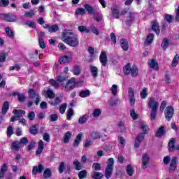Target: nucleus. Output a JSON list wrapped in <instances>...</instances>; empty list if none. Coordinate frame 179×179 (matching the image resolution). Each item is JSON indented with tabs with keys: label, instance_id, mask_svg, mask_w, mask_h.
<instances>
[{
	"label": "nucleus",
	"instance_id": "1",
	"mask_svg": "<svg viewBox=\"0 0 179 179\" xmlns=\"http://www.w3.org/2000/svg\"><path fill=\"white\" fill-rule=\"evenodd\" d=\"M62 41L70 47H79V38L78 35L70 31H65L62 33Z\"/></svg>",
	"mask_w": 179,
	"mask_h": 179
},
{
	"label": "nucleus",
	"instance_id": "2",
	"mask_svg": "<svg viewBox=\"0 0 179 179\" xmlns=\"http://www.w3.org/2000/svg\"><path fill=\"white\" fill-rule=\"evenodd\" d=\"M68 80V74L61 73L57 78L56 80L54 79H50L49 83L55 89H59L60 86H65V82Z\"/></svg>",
	"mask_w": 179,
	"mask_h": 179
},
{
	"label": "nucleus",
	"instance_id": "3",
	"mask_svg": "<svg viewBox=\"0 0 179 179\" xmlns=\"http://www.w3.org/2000/svg\"><path fill=\"white\" fill-rule=\"evenodd\" d=\"M148 108H151L150 120L155 121L156 115H157V110H159V102L156 101L155 98L150 97L148 99Z\"/></svg>",
	"mask_w": 179,
	"mask_h": 179
},
{
	"label": "nucleus",
	"instance_id": "4",
	"mask_svg": "<svg viewBox=\"0 0 179 179\" xmlns=\"http://www.w3.org/2000/svg\"><path fill=\"white\" fill-rule=\"evenodd\" d=\"M123 72L124 75H131L132 78H136L139 73L138 67L136 66H132L131 67V64L129 63L124 66Z\"/></svg>",
	"mask_w": 179,
	"mask_h": 179
},
{
	"label": "nucleus",
	"instance_id": "5",
	"mask_svg": "<svg viewBox=\"0 0 179 179\" xmlns=\"http://www.w3.org/2000/svg\"><path fill=\"white\" fill-rule=\"evenodd\" d=\"M127 18H126V23L127 24H131L134 20H135V16H136V13H134L132 10H130L129 8H125L121 11L120 15H127Z\"/></svg>",
	"mask_w": 179,
	"mask_h": 179
},
{
	"label": "nucleus",
	"instance_id": "6",
	"mask_svg": "<svg viewBox=\"0 0 179 179\" xmlns=\"http://www.w3.org/2000/svg\"><path fill=\"white\" fill-rule=\"evenodd\" d=\"M76 86V78H72L67 81L63 87H64V90L66 92H71V90H73V88Z\"/></svg>",
	"mask_w": 179,
	"mask_h": 179
},
{
	"label": "nucleus",
	"instance_id": "7",
	"mask_svg": "<svg viewBox=\"0 0 179 179\" xmlns=\"http://www.w3.org/2000/svg\"><path fill=\"white\" fill-rule=\"evenodd\" d=\"M28 93L31 99H36L35 104L38 106V104H40V101L41 100V96H40L38 94L36 93V91L33 89H30Z\"/></svg>",
	"mask_w": 179,
	"mask_h": 179
},
{
	"label": "nucleus",
	"instance_id": "8",
	"mask_svg": "<svg viewBox=\"0 0 179 179\" xmlns=\"http://www.w3.org/2000/svg\"><path fill=\"white\" fill-rule=\"evenodd\" d=\"M173 115H174V108L171 106H169L165 112V118L166 121H171L173 118Z\"/></svg>",
	"mask_w": 179,
	"mask_h": 179
},
{
	"label": "nucleus",
	"instance_id": "9",
	"mask_svg": "<svg viewBox=\"0 0 179 179\" xmlns=\"http://www.w3.org/2000/svg\"><path fill=\"white\" fill-rule=\"evenodd\" d=\"M143 139H145V135L143 134L140 133L137 135L134 141V148L136 149H138L141 146V144L143 142Z\"/></svg>",
	"mask_w": 179,
	"mask_h": 179
},
{
	"label": "nucleus",
	"instance_id": "10",
	"mask_svg": "<svg viewBox=\"0 0 179 179\" xmlns=\"http://www.w3.org/2000/svg\"><path fill=\"white\" fill-rule=\"evenodd\" d=\"M178 163V157H173L170 163V167L169 169V171L171 172L176 171V169H177Z\"/></svg>",
	"mask_w": 179,
	"mask_h": 179
},
{
	"label": "nucleus",
	"instance_id": "11",
	"mask_svg": "<svg viewBox=\"0 0 179 179\" xmlns=\"http://www.w3.org/2000/svg\"><path fill=\"white\" fill-rule=\"evenodd\" d=\"M99 61L102 64V66H107V63L108 62V60L107 59V55L106 54V52L102 51L101 52L99 56Z\"/></svg>",
	"mask_w": 179,
	"mask_h": 179
},
{
	"label": "nucleus",
	"instance_id": "12",
	"mask_svg": "<svg viewBox=\"0 0 179 179\" xmlns=\"http://www.w3.org/2000/svg\"><path fill=\"white\" fill-rule=\"evenodd\" d=\"M111 13L115 19H118L120 16H122L121 13H120V8L117 6H114L111 8Z\"/></svg>",
	"mask_w": 179,
	"mask_h": 179
},
{
	"label": "nucleus",
	"instance_id": "13",
	"mask_svg": "<svg viewBox=\"0 0 179 179\" xmlns=\"http://www.w3.org/2000/svg\"><path fill=\"white\" fill-rule=\"evenodd\" d=\"M83 138V133H80L76 136L74 140V142L73 143V148H78V146H79V144L80 143V142H82Z\"/></svg>",
	"mask_w": 179,
	"mask_h": 179
},
{
	"label": "nucleus",
	"instance_id": "14",
	"mask_svg": "<svg viewBox=\"0 0 179 179\" xmlns=\"http://www.w3.org/2000/svg\"><path fill=\"white\" fill-rule=\"evenodd\" d=\"M43 150H44V141L40 140L38 143V149L36 151V156H40L43 153Z\"/></svg>",
	"mask_w": 179,
	"mask_h": 179
},
{
	"label": "nucleus",
	"instance_id": "15",
	"mask_svg": "<svg viewBox=\"0 0 179 179\" xmlns=\"http://www.w3.org/2000/svg\"><path fill=\"white\" fill-rule=\"evenodd\" d=\"M12 96H17L20 103H24L26 101V96L23 93L20 92H13Z\"/></svg>",
	"mask_w": 179,
	"mask_h": 179
},
{
	"label": "nucleus",
	"instance_id": "16",
	"mask_svg": "<svg viewBox=\"0 0 179 179\" xmlns=\"http://www.w3.org/2000/svg\"><path fill=\"white\" fill-rule=\"evenodd\" d=\"M149 156L148 154H144L142 157V168L148 169V164H149Z\"/></svg>",
	"mask_w": 179,
	"mask_h": 179
},
{
	"label": "nucleus",
	"instance_id": "17",
	"mask_svg": "<svg viewBox=\"0 0 179 179\" xmlns=\"http://www.w3.org/2000/svg\"><path fill=\"white\" fill-rule=\"evenodd\" d=\"M152 30L156 33L157 36L160 34V27L159 26V22L156 21H152Z\"/></svg>",
	"mask_w": 179,
	"mask_h": 179
},
{
	"label": "nucleus",
	"instance_id": "18",
	"mask_svg": "<svg viewBox=\"0 0 179 179\" xmlns=\"http://www.w3.org/2000/svg\"><path fill=\"white\" fill-rule=\"evenodd\" d=\"M44 171V166L43 164H39L38 166H34L32 169V173L36 175L38 173H41Z\"/></svg>",
	"mask_w": 179,
	"mask_h": 179
},
{
	"label": "nucleus",
	"instance_id": "19",
	"mask_svg": "<svg viewBox=\"0 0 179 179\" xmlns=\"http://www.w3.org/2000/svg\"><path fill=\"white\" fill-rule=\"evenodd\" d=\"M166 129H167V127L166 126H161L157 131L155 134V136L157 138L162 137V135H164V132H166Z\"/></svg>",
	"mask_w": 179,
	"mask_h": 179
},
{
	"label": "nucleus",
	"instance_id": "20",
	"mask_svg": "<svg viewBox=\"0 0 179 179\" xmlns=\"http://www.w3.org/2000/svg\"><path fill=\"white\" fill-rule=\"evenodd\" d=\"M168 146H169V151L170 152H174L176 149V138H171V140L169 142Z\"/></svg>",
	"mask_w": 179,
	"mask_h": 179
},
{
	"label": "nucleus",
	"instance_id": "21",
	"mask_svg": "<svg viewBox=\"0 0 179 179\" xmlns=\"http://www.w3.org/2000/svg\"><path fill=\"white\" fill-rule=\"evenodd\" d=\"M71 138H72V133L71 131H66L64 135L62 142H64V143H69Z\"/></svg>",
	"mask_w": 179,
	"mask_h": 179
},
{
	"label": "nucleus",
	"instance_id": "22",
	"mask_svg": "<svg viewBox=\"0 0 179 179\" xmlns=\"http://www.w3.org/2000/svg\"><path fill=\"white\" fill-rule=\"evenodd\" d=\"M74 169L79 171L83 169V164L80 163L78 159H75L73 162Z\"/></svg>",
	"mask_w": 179,
	"mask_h": 179
},
{
	"label": "nucleus",
	"instance_id": "23",
	"mask_svg": "<svg viewBox=\"0 0 179 179\" xmlns=\"http://www.w3.org/2000/svg\"><path fill=\"white\" fill-rule=\"evenodd\" d=\"M90 70L92 73V76L97 78L99 76V69L93 65L90 66Z\"/></svg>",
	"mask_w": 179,
	"mask_h": 179
},
{
	"label": "nucleus",
	"instance_id": "24",
	"mask_svg": "<svg viewBox=\"0 0 179 179\" xmlns=\"http://www.w3.org/2000/svg\"><path fill=\"white\" fill-rule=\"evenodd\" d=\"M8 171V164H3L0 169V179L5 177V173Z\"/></svg>",
	"mask_w": 179,
	"mask_h": 179
},
{
	"label": "nucleus",
	"instance_id": "25",
	"mask_svg": "<svg viewBox=\"0 0 179 179\" xmlns=\"http://www.w3.org/2000/svg\"><path fill=\"white\" fill-rule=\"evenodd\" d=\"M88 120H89V114H85L84 115H82L78 119V124H80V125H83L84 124H86V122H87Z\"/></svg>",
	"mask_w": 179,
	"mask_h": 179
},
{
	"label": "nucleus",
	"instance_id": "26",
	"mask_svg": "<svg viewBox=\"0 0 179 179\" xmlns=\"http://www.w3.org/2000/svg\"><path fill=\"white\" fill-rule=\"evenodd\" d=\"M120 46L122 48L123 51H128L129 49V45H128V41L126 39H122L120 41Z\"/></svg>",
	"mask_w": 179,
	"mask_h": 179
},
{
	"label": "nucleus",
	"instance_id": "27",
	"mask_svg": "<svg viewBox=\"0 0 179 179\" xmlns=\"http://www.w3.org/2000/svg\"><path fill=\"white\" fill-rule=\"evenodd\" d=\"M139 127L143 131V134L146 135L148 134V131H149V127L146 123L141 122L139 123Z\"/></svg>",
	"mask_w": 179,
	"mask_h": 179
},
{
	"label": "nucleus",
	"instance_id": "28",
	"mask_svg": "<svg viewBox=\"0 0 179 179\" xmlns=\"http://www.w3.org/2000/svg\"><path fill=\"white\" fill-rule=\"evenodd\" d=\"M113 170H114V168L106 166L105 169V178L106 179H109L110 177H111V176L113 175Z\"/></svg>",
	"mask_w": 179,
	"mask_h": 179
},
{
	"label": "nucleus",
	"instance_id": "29",
	"mask_svg": "<svg viewBox=\"0 0 179 179\" xmlns=\"http://www.w3.org/2000/svg\"><path fill=\"white\" fill-rule=\"evenodd\" d=\"M72 61V57H68L66 55L62 57L59 59V64H68L69 62H71Z\"/></svg>",
	"mask_w": 179,
	"mask_h": 179
},
{
	"label": "nucleus",
	"instance_id": "30",
	"mask_svg": "<svg viewBox=\"0 0 179 179\" xmlns=\"http://www.w3.org/2000/svg\"><path fill=\"white\" fill-rule=\"evenodd\" d=\"M155 38V35L153 34H150L145 41V45H150L153 43V39Z\"/></svg>",
	"mask_w": 179,
	"mask_h": 179
},
{
	"label": "nucleus",
	"instance_id": "31",
	"mask_svg": "<svg viewBox=\"0 0 179 179\" xmlns=\"http://www.w3.org/2000/svg\"><path fill=\"white\" fill-rule=\"evenodd\" d=\"M148 65L150 68H152V69H159V64H157V62H156L155 59L149 60Z\"/></svg>",
	"mask_w": 179,
	"mask_h": 179
},
{
	"label": "nucleus",
	"instance_id": "32",
	"mask_svg": "<svg viewBox=\"0 0 179 179\" xmlns=\"http://www.w3.org/2000/svg\"><path fill=\"white\" fill-rule=\"evenodd\" d=\"M84 8L87 11H88L90 15H94V13H96V9H94V8L92 7V6L89 4H85Z\"/></svg>",
	"mask_w": 179,
	"mask_h": 179
},
{
	"label": "nucleus",
	"instance_id": "33",
	"mask_svg": "<svg viewBox=\"0 0 179 179\" xmlns=\"http://www.w3.org/2000/svg\"><path fill=\"white\" fill-rule=\"evenodd\" d=\"M16 15L12 13H7L6 15V22H15Z\"/></svg>",
	"mask_w": 179,
	"mask_h": 179
},
{
	"label": "nucleus",
	"instance_id": "34",
	"mask_svg": "<svg viewBox=\"0 0 179 179\" xmlns=\"http://www.w3.org/2000/svg\"><path fill=\"white\" fill-rule=\"evenodd\" d=\"M79 96L83 99H85V97H89V96H90V90H81L80 92Z\"/></svg>",
	"mask_w": 179,
	"mask_h": 179
},
{
	"label": "nucleus",
	"instance_id": "35",
	"mask_svg": "<svg viewBox=\"0 0 179 179\" xmlns=\"http://www.w3.org/2000/svg\"><path fill=\"white\" fill-rule=\"evenodd\" d=\"M8 110H9V102L5 101L1 108V113L3 114V115H6V113H8Z\"/></svg>",
	"mask_w": 179,
	"mask_h": 179
},
{
	"label": "nucleus",
	"instance_id": "36",
	"mask_svg": "<svg viewBox=\"0 0 179 179\" xmlns=\"http://www.w3.org/2000/svg\"><path fill=\"white\" fill-rule=\"evenodd\" d=\"M10 148L13 150L17 151L22 148V146L20 145L19 141H14L11 144Z\"/></svg>",
	"mask_w": 179,
	"mask_h": 179
},
{
	"label": "nucleus",
	"instance_id": "37",
	"mask_svg": "<svg viewBox=\"0 0 179 179\" xmlns=\"http://www.w3.org/2000/svg\"><path fill=\"white\" fill-rule=\"evenodd\" d=\"M73 75L76 76H79L82 72V69H80V66H75L72 70Z\"/></svg>",
	"mask_w": 179,
	"mask_h": 179
},
{
	"label": "nucleus",
	"instance_id": "38",
	"mask_svg": "<svg viewBox=\"0 0 179 179\" xmlns=\"http://www.w3.org/2000/svg\"><path fill=\"white\" fill-rule=\"evenodd\" d=\"M91 177L93 179H101L103 177H104V175L100 172H93L91 174Z\"/></svg>",
	"mask_w": 179,
	"mask_h": 179
},
{
	"label": "nucleus",
	"instance_id": "39",
	"mask_svg": "<svg viewBox=\"0 0 179 179\" xmlns=\"http://www.w3.org/2000/svg\"><path fill=\"white\" fill-rule=\"evenodd\" d=\"M126 172L130 177L134 176V167L131 164H128L126 167Z\"/></svg>",
	"mask_w": 179,
	"mask_h": 179
},
{
	"label": "nucleus",
	"instance_id": "40",
	"mask_svg": "<svg viewBox=\"0 0 179 179\" xmlns=\"http://www.w3.org/2000/svg\"><path fill=\"white\" fill-rule=\"evenodd\" d=\"M59 30V27L58 24H53L49 27V33H57Z\"/></svg>",
	"mask_w": 179,
	"mask_h": 179
},
{
	"label": "nucleus",
	"instance_id": "41",
	"mask_svg": "<svg viewBox=\"0 0 179 179\" xmlns=\"http://www.w3.org/2000/svg\"><path fill=\"white\" fill-rule=\"evenodd\" d=\"M13 114L16 115V117L17 118H20V117H22V114H26V112L23 110L15 109V110H13Z\"/></svg>",
	"mask_w": 179,
	"mask_h": 179
},
{
	"label": "nucleus",
	"instance_id": "42",
	"mask_svg": "<svg viewBox=\"0 0 179 179\" xmlns=\"http://www.w3.org/2000/svg\"><path fill=\"white\" fill-rule=\"evenodd\" d=\"M125 123L124 122H119L117 124V131L119 132H125Z\"/></svg>",
	"mask_w": 179,
	"mask_h": 179
},
{
	"label": "nucleus",
	"instance_id": "43",
	"mask_svg": "<svg viewBox=\"0 0 179 179\" xmlns=\"http://www.w3.org/2000/svg\"><path fill=\"white\" fill-rule=\"evenodd\" d=\"M18 143L21 148H23V146H26V145L29 143V139H27V137H23L20 140V141H18Z\"/></svg>",
	"mask_w": 179,
	"mask_h": 179
},
{
	"label": "nucleus",
	"instance_id": "44",
	"mask_svg": "<svg viewBox=\"0 0 179 179\" xmlns=\"http://www.w3.org/2000/svg\"><path fill=\"white\" fill-rule=\"evenodd\" d=\"M52 176V172H51V169L49 168L46 169L43 172V177L45 178H50V177Z\"/></svg>",
	"mask_w": 179,
	"mask_h": 179
},
{
	"label": "nucleus",
	"instance_id": "45",
	"mask_svg": "<svg viewBox=\"0 0 179 179\" xmlns=\"http://www.w3.org/2000/svg\"><path fill=\"white\" fill-rule=\"evenodd\" d=\"M29 133L31 135H37L38 134V130L37 129V125L34 124L29 128Z\"/></svg>",
	"mask_w": 179,
	"mask_h": 179
},
{
	"label": "nucleus",
	"instance_id": "46",
	"mask_svg": "<svg viewBox=\"0 0 179 179\" xmlns=\"http://www.w3.org/2000/svg\"><path fill=\"white\" fill-rule=\"evenodd\" d=\"M78 176L79 179H85L86 178V177H87V171L86 170L80 171L78 173Z\"/></svg>",
	"mask_w": 179,
	"mask_h": 179
},
{
	"label": "nucleus",
	"instance_id": "47",
	"mask_svg": "<svg viewBox=\"0 0 179 179\" xmlns=\"http://www.w3.org/2000/svg\"><path fill=\"white\" fill-rule=\"evenodd\" d=\"M110 92L113 96H117V93H118V85L114 84L110 87Z\"/></svg>",
	"mask_w": 179,
	"mask_h": 179
},
{
	"label": "nucleus",
	"instance_id": "48",
	"mask_svg": "<svg viewBox=\"0 0 179 179\" xmlns=\"http://www.w3.org/2000/svg\"><path fill=\"white\" fill-rule=\"evenodd\" d=\"M62 102V98L60 97H57L55 101H50V104L51 106H58V104H59V103Z\"/></svg>",
	"mask_w": 179,
	"mask_h": 179
},
{
	"label": "nucleus",
	"instance_id": "49",
	"mask_svg": "<svg viewBox=\"0 0 179 179\" xmlns=\"http://www.w3.org/2000/svg\"><path fill=\"white\" fill-rule=\"evenodd\" d=\"M6 33L8 37H9V38H14L15 34H13V31L9 27L6 28Z\"/></svg>",
	"mask_w": 179,
	"mask_h": 179
},
{
	"label": "nucleus",
	"instance_id": "50",
	"mask_svg": "<svg viewBox=\"0 0 179 179\" xmlns=\"http://www.w3.org/2000/svg\"><path fill=\"white\" fill-rule=\"evenodd\" d=\"M78 30L80 31V33H90V30L86 26H78Z\"/></svg>",
	"mask_w": 179,
	"mask_h": 179
},
{
	"label": "nucleus",
	"instance_id": "51",
	"mask_svg": "<svg viewBox=\"0 0 179 179\" xmlns=\"http://www.w3.org/2000/svg\"><path fill=\"white\" fill-rule=\"evenodd\" d=\"M148 94H149V93L148 92V88L146 87H144L143 90L140 92V96H141V99L147 98Z\"/></svg>",
	"mask_w": 179,
	"mask_h": 179
},
{
	"label": "nucleus",
	"instance_id": "52",
	"mask_svg": "<svg viewBox=\"0 0 179 179\" xmlns=\"http://www.w3.org/2000/svg\"><path fill=\"white\" fill-rule=\"evenodd\" d=\"M66 165V163L65 162H62L59 165V173H60V174H62V173H64V170H65V166Z\"/></svg>",
	"mask_w": 179,
	"mask_h": 179
},
{
	"label": "nucleus",
	"instance_id": "53",
	"mask_svg": "<svg viewBox=\"0 0 179 179\" xmlns=\"http://www.w3.org/2000/svg\"><path fill=\"white\" fill-rule=\"evenodd\" d=\"M178 60H179V55H176L171 63L172 66L173 67L177 66V65H178Z\"/></svg>",
	"mask_w": 179,
	"mask_h": 179
},
{
	"label": "nucleus",
	"instance_id": "54",
	"mask_svg": "<svg viewBox=\"0 0 179 179\" xmlns=\"http://www.w3.org/2000/svg\"><path fill=\"white\" fill-rule=\"evenodd\" d=\"M161 45L163 50L166 51V50H167V47H169V39H167V38H164Z\"/></svg>",
	"mask_w": 179,
	"mask_h": 179
},
{
	"label": "nucleus",
	"instance_id": "55",
	"mask_svg": "<svg viewBox=\"0 0 179 179\" xmlns=\"http://www.w3.org/2000/svg\"><path fill=\"white\" fill-rule=\"evenodd\" d=\"M101 135L99 133V131H92L91 133V137L92 139H99V138H101Z\"/></svg>",
	"mask_w": 179,
	"mask_h": 179
},
{
	"label": "nucleus",
	"instance_id": "56",
	"mask_svg": "<svg viewBox=\"0 0 179 179\" xmlns=\"http://www.w3.org/2000/svg\"><path fill=\"white\" fill-rule=\"evenodd\" d=\"M36 148V142L34 141H31L29 142L27 148V150L30 152V150H33Z\"/></svg>",
	"mask_w": 179,
	"mask_h": 179
},
{
	"label": "nucleus",
	"instance_id": "57",
	"mask_svg": "<svg viewBox=\"0 0 179 179\" xmlns=\"http://www.w3.org/2000/svg\"><path fill=\"white\" fill-rule=\"evenodd\" d=\"M92 169L95 171H99V170H101V165L99 163L95 162L92 164Z\"/></svg>",
	"mask_w": 179,
	"mask_h": 179
},
{
	"label": "nucleus",
	"instance_id": "58",
	"mask_svg": "<svg viewBox=\"0 0 179 179\" xmlns=\"http://www.w3.org/2000/svg\"><path fill=\"white\" fill-rule=\"evenodd\" d=\"M99 115H101V110L99 108L94 110L92 113V116L97 118Z\"/></svg>",
	"mask_w": 179,
	"mask_h": 179
},
{
	"label": "nucleus",
	"instance_id": "59",
	"mask_svg": "<svg viewBox=\"0 0 179 179\" xmlns=\"http://www.w3.org/2000/svg\"><path fill=\"white\" fill-rule=\"evenodd\" d=\"M66 106H67L66 103H64L60 106V107L59 108L60 114L65 113V110H66Z\"/></svg>",
	"mask_w": 179,
	"mask_h": 179
},
{
	"label": "nucleus",
	"instance_id": "60",
	"mask_svg": "<svg viewBox=\"0 0 179 179\" xmlns=\"http://www.w3.org/2000/svg\"><path fill=\"white\" fill-rule=\"evenodd\" d=\"M14 128L12 126H8L7 128V136H12V135H13V131H14Z\"/></svg>",
	"mask_w": 179,
	"mask_h": 179
},
{
	"label": "nucleus",
	"instance_id": "61",
	"mask_svg": "<svg viewBox=\"0 0 179 179\" xmlns=\"http://www.w3.org/2000/svg\"><path fill=\"white\" fill-rule=\"evenodd\" d=\"M46 94H47V96L49 98V99H54V97H55V93H54V91L51 90H48L47 92H46Z\"/></svg>",
	"mask_w": 179,
	"mask_h": 179
},
{
	"label": "nucleus",
	"instance_id": "62",
	"mask_svg": "<svg viewBox=\"0 0 179 179\" xmlns=\"http://www.w3.org/2000/svg\"><path fill=\"white\" fill-rule=\"evenodd\" d=\"M28 120L30 121H34V119L36 118V113H34V111H31L28 113L27 116Z\"/></svg>",
	"mask_w": 179,
	"mask_h": 179
},
{
	"label": "nucleus",
	"instance_id": "63",
	"mask_svg": "<svg viewBox=\"0 0 179 179\" xmlns=\"http://www.w3.org/2000/svg\"><path fill=\"white\" fill-rule=\"evenodd\" d=\"M73 115V109L69 108L67 111L66 119L68 120V121H71V118L72 117Z\"/></svg>",
	"mask_w": 179,
	"mask_h": 179
},
{
	"label": "nucleus",
	"instance_id": "64",
	"mask_svg": "<svg viewBox=\"0 0 179 179\" xmlns=\"http://www.w3.org/2000/svg\"><path fill=\"white\" fill-rule=\"evenodd\" d=\"M43 138L45 142H50L51 141V136L48 133H43Z\"/></svg>",
	"mask_w": 179,
	"mask_h": 179
}]
</instances>
